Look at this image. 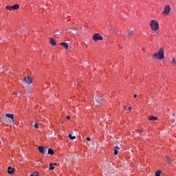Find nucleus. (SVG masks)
Wrapping results in <instances>:
<instances>
[{"label": "nucleus", "instance_id": "1", "mask_svg": "<svg viewBox=\"0 0 176 176\" xmlns=\"http://www.w3.org/2000/svg\"><path fill=\"white\" fill-rule=\"evenodd\" d=\"M153 57L154 58H157V60H163L164 58V48L161 47L158 52H155L153 55Z\"/></svg>", "mask_w": 176, "mask_h": 176}, {"label": "nucleus", "instance_id": "2", "mask_svg": "<svg viewBox=\"0 0 176 176\" xmlns=\"http://www.w3.org/2000/svg\"><path fill=\"white\" fill-rule=\"evenodd\" d=\"M150 27L153 31H157L159 30V23L156 20H151Z\"/></svg>", "mask_w": 176, "mask_h": 176}, {"label": "nucleus", "instance_id": "3", "mask_svg": "<svg viewBox=\"0 0 176 176\" xmlns=\"http://www.w3.org/2000/svg\"><path fill=\"white\" fill-rule=\"evenodd\" d=\"M20 6L19 4H14V6H6V9L7 10H17V9H19Z\"/></svg>", "mask_w": 176, "mask_h": 176}, {"label": "nucleus", "instance_id": "4", "mask_svg": "<svg viewBox=\"0 0 176 176\" xmlns=\"http://www.w3.org/2000/svg\"><path fill=\"white\" fill-rule=\"evenodd\" d=\"M92 39L94 41V42L102 41V36L100 35L98 33H95L92 37Z\"/></svg>", "mask_w": 176, "mask_h": 176}, {"label": "nucleus", "instance_id": "5", "mask_svg": "<svg viewBox=\"0 0 176 176\" xmlns=\"http://www.w3.org/2000/svg\"><path fill=\"white\" fill-rule=\"evenodd\" d=\"M170 12H171V7L170 6V5H167L164 8V11L162 12V14L168 15V14H170Z\"/></svg>", "mask_w": 176, "mask_h": 176}, {"label": "nucleus", "instance_id": "6", "mask_svg": "<svg viewBox=\"0 0 176 176\" xmlns=\"http://www.w3.org/2000/svg\"><path fill=\"white\" fill-rule=\"evenodd\" d=\"M23 82L26 85H31L32 83V78H31L30 76H28L24 78Z\"/></svg>", "mask_w": 176, "mask_h": 176}, {"label": "nucleus", "instance_id": "7", "mask_svg": "<svg viewBox=\"0 0 176 176\" xmlns=\"http://www.w3.org/2000/svg\"><path fill=\"white\" fill-rule=\"evenodd\" d=\"M38 149L39 152H41V153H43V155H45L47 152V148H46V147L44 146H39L38 147Z\"/></svg>", "mask_w": 176, "mask_h": 176}, {"label": "nucleus", "instance_id": "8", "mask_svg": "<svg viewBox=\"0 0 176 176\" xmlns=\"http://www.w3.org/2000/svg\"><path fill=\"white\" fill-rule=\"evenodd\" d=\"M105 173H107V174H113V168L112 166H108L107 169H105Z\"/></svg>", "mask_w": 176, "mask_h": 176}, {"label": "nucleus", "instance_id": "9", "mask_svg": "<svg viewBox=\"0 0 176 176\" xmlns=\"http://www.w3.org/2000/svg\"><path fill=\"white\" fill-rule=\"evenodd\" d=\"M50 43L52 46H56V45H57V43H56V40H54V38H53L52 37L50 38Z\"/></svg>", "mask_w": 176, "mask_h": 176}, {"label": "nucleus", "instance_id": "10", "mask_svg": "<svg viewBox=\"0 0 176 176\" xmlns=\"http://www.w3.org/2000/svg\"><path fill=\"white\" fill-rule=\"evenodd\" d=\"M6 118H10V119H12V122H14V115L7 113L6 114Z\"/></svg>", "mask_w": 176, "mask_h": 176}, {"label": "nucleus", "instance_id": "11", "mask_svg": "<svg viewBox=\"0 0 176 176\" xmlns=\"http://www.w3.org/2000/svg\"><path fill=\"white\" fill-rule=\"evenodd\" d=\"M133 34H134L133 31L128 30L126 36H127V38H131V36H133Z\"/></svg>", "mask_w": 176, "mask_h": 176}, {"label": "nucleus", "instance_id": "12", "mask_svg": "<svg viewBox=\"0 0 176 176\" xmlns=\"http://www.w3.org/2000/svg\"><path fill=\"white\" fill-rule=\"evenodd\" d=\"M14 168H12V166H9L8 168V174H13L14 173Z\"/></svg>", "mask_w": 176, "mask_h": 176}, {"label": "nucleus", "instance_id": "13", "mask_svg": "<svg viewBox=\"0 0 176 176\" xmlns=\"http://www.w3.org/2000/svg\"><path fill=\"white\" fill-rule=\"evenodd\" d=\"M148 120H151V121L157 120V117L153 116H148Z\"/></svg>", "mask_w": 176, "mask_h": 176}, {"label": "nucleus", "instance_id": "14", "mask_svg": "<svg viewBox=\"0 0 176 176\" xmlns=\"http://www.w3.org/2000/svg\"><path fill=\"white\" fill-rule=\"evenodd\" d=\"M114 155H118V152H119V147L118 146H115L113 148Z\"/></svg>", "mask_w": 176, "mask_h": 176}, {"label": "nucleus", "instance_id": "15", "mask_svg": "<svg viewBox=\"0 0 176 176\" xmlns=\"http://www.w3.org/2000/svg\"><path fill=\"white\" fill-rule=\"evenodd\" d=\"M166 158L167 159L166 163L168 164H171L173 163V160H171V158L168 157V156H166Z\"/></svg>", "mask_w": 176, "mask_h": 176}, {"label": "nucleus", "instance_id": "16", "mask_svg": "<svg viewBox=\"0 0 176 176\" xmlns=\"http://www.w3.org/2000/svg\"><path fill=\"white\" fill-rule=\"evenodd\" d=\"M94 104H96V105H100V104H102V102L98 99H96Z\"/></svg>", "mask_w": 176, "mask_h": 176}, {"label": "nucleus", "instance_id": "17", "mask_svg": "<svg viewBox=\"0 0 176 176\" xmlns=\"http://www.w3.org/2000/svg\"><path fill=\"white\" fill-rule=\"evenodd\" d=\"M60 45L61 46H64L65 49H68V43H60Z\"/></svg>", "mask_w": 176, "mask_h": 176}, {"label": "nucleus", "instance_id": "18", "mask_svg": "<svg viewBox=\"0 0 176 176\" xmlns=\"http://www.w3.org/2000/svg\"><path fill=\"white\" fill-rule=\"evenodd\" d=\"M48 155H54V151L52 148H49Z\"/></svg>", "mask_w": 176, "mask_h": 176}, {"label": "nucleus", "instance_id": "19", "mask_svg": "<svg viewBox=\"0 0 176 176\" xmlns=\"http://www.w3.org/2000/svg\"><path fill=\"white\" fill-rule=\"evenodd\" d=\"M77 28H70L69 29H67V31H69V32H72L73 31H76Z\"/></svg>", "mask_w": 176, "mask_h": 176}, {"label": "nucleus", "instance_id": "20", "mask_svg": "<svg viewBox=\"0 0 176 176\" xmlns=\"http://www.w3.org/2000/svg\"><path fill=\"white\" fill-rule=\"evenodd\" d=\"M49 170H54V165H53V163L50 164Z\"/></svg>", "mask_w": 176, "mask_h": 176}, {"label": "nucleus", "instance_id": "21", "mask_svg": "<svg viewBox=\"0 0 176 176\" xmlns=\"http://www.w3.org/2000/svg\"><path fill=\"white\" fill-rule=\"evenodd\" d=\"M162 174V170H157V172H155V176H160Z\"/></svg>", "mask_w": 176, "mask_h": 176}, {"label": "nucleus", "instance_id": "22", "mask_svg": "<svg viewBox=\"0 0 176 176\" xmlns=\"http://www.w3.org/2000/svg\"><path fill=\"white\" fill-rule=\"evenodd\" d=\"M69 138H70V140H75V138H76V137L72 136V134H69Z\"/></svg>", "mask_w": 176, "mask_h": 176}, {"label": "nucleus", "instance_id": "23", "mask_svg": "<svg viewBox=\"0 0 176 176\" xmlns=\"http://www.w3.org/2000/svg\"><path fill=\"white\" fill-rule=\"evenodd\" d=\"M56 35H58L59 34H61V32H60V29H58L55 31Z\"/></svg>", "mask_w": 176, "mask_h": 176}, {"label": "nucleus", "instance_id": "24", "mask_svg": "<svg viewBox=\"0 0 176 176\" xmlns=\"http://www.w3.org/2000/svg\"><path fill=\"white\" fill-rule=\"evenodd\" d=\"M54 133L52 131H51V135H50V137L51 138H54Z\"/></svg>", "mask_w": 176, "mask_h": 176}, {"label": "nucleus", "instance_id": "25", "mask_svg": "<svg viewBox=\"0 0 176 176\" xmlns=\"http://www.w3.org/2000/svg\"><path fill=\"white\" fill-rule=\"evenodd\" d=\"M30 176H38L37 172H34L32 174H31Z\"/></svg>", "mask_w": 176, "mask_h": 176}, {"label": "nucleus", "instance_id": "26", "mask_svg": "<svg viewBox=\"0 0 176 176\" xmlns=\"http://www.w3.org/2000/svg\"><path fill=\"white\" fill-rule=\"evenodd\" d=\"M172 63H173V64L174 65H175V64H176V61H175V58H172Z\"/></svg>", "mask_w": 176, "mask_h": 176}, {"label": "nucleus", "instance_id": "27", "mask_svg": "<svg viewBox=\"0 0 176 176\" xmlns=\"http://www.w3.org/2000/svg\"><path fill=\"white\" fill-rule=\"evenodd\" d=\"M138 131V133H142V131H144V129L142 128H139Z\"/></svg>", "mask_w": 176, "mask_h": 176}, {"label": "nucleus", "instance_id": "28", "mask_svg": "<svg viewBox=\"0 0 176 176\" xmlns=\"http://www.w3.org/2000/svg\"><path fill=\"white\" fill-rule=\"evenodd\" d=\"M34 127L35 128V129H39V126H38V124H34Z\"/></svg>", "mask_w": 176, "mask_h": 176}, {"label": "nucleus", "instance_id": "29", "mask_svg": "<svg viewBox=\"0 0 176 176\" xmlns=\"http://www.w3.org/2000/svg\"><path fill=\"white\" fill-rule=\"evenodd\" d=\"M86 140H87V141H91V139L90 138H89V137L87 138Z\"/></svg>", "mask_w": 176, "mask_h": 176}, {"label": "nucleus", "instance_id": "30", "mask_svg": "<svg viewBox=\"0 0 176 176\" xmlns=\"http://www.w3.org/2000/svg\"><path fill=\"white\" fill-rule=\"evenodd\" d=\"M1 74L3 73V69L2 68L0 69Z\"/></svg>", "mask_w": 176, "mask_h": 176}, {"label": "nucleus", "instance_id": "31", "mask_svg": "<svg viewBox=\"0 0 176 176\" xmlns=\"http://www.w3.org/2000/svg\"><path fill=\"white\" fill-rule=\"evenodd\" d=\"M67 120H69L71 119V117H69V116H67Z\"/></svg>", "mask_w": 176, "mask_h": 176}, {"label": "nucleus", "instance_id": "32", "mask_svg": "<svg viewBox=\"0 0 176 176\" xmlns=\"http://www.w3.org/2000/svg\"><path fill=\"white\" fill-rule=\"evenodd\" d=\"M128 109L129 111H131V107H129Z\"/></svg>", "mask_w": 176, "mask_h": 176}, {"label": "nucleus", "instance_id": "33", "mask_svg": "<svg viewBox=\"0 0 176 176\" xmlns=\"http://www.w3.org/2000/svg\"><path fill=\"white\" fill-rule=\"evenodd\" d=\"M14 96H17V92H14Z\"/></svg>", "mask_w": 176, "mask_h": 176}, {"label": "nucleus", "instance_id": "34", "mask_svg": "<svg viewBox=\"0 0 176 176\" xmlns=\"http://www.w3.org/2000/svg\"><path fill=\"white\" fill-rule=\"evenodd\" d=\"M133 97H134V98H137V94H135V95L133 96Z\"/></svg>", "mask_w": 176, "mask_h": 176}, {"label": "nucleus", "instance_id": "35", "mask_svg": "<svg viewBox=\"0 0 176 176\" xmlns=\"http://www.w3.org/2000/svg\"><path fill=\"white\" fill-rule=\"evenodd\" d=\"M53 166H57V163H54Z\"/></svg>", "mask_w": 176, "mask_h": 176}, {"label": "nucleus", "instance_id": "36", "mask_svg": "<svg viewBox=\"0 0 176 176\" xmlns=\"http://www.w3.org/2000/svg\"><path fill=\"white\" fill-rule=\"evenodd\" d=\"M3 120H6V118H3Z\"/></svg>", "mask_w": 176, "mask_h": 176}]
</instances>
